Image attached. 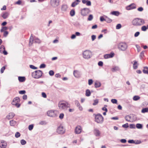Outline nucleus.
<instances>
[{"mask_svg": "<svg viewBox=\"0 0 148 148\" xmlns=\"http://www.w3.org/2000/svg\"><path fill=\"white\" fill-rule=\"evenodd\" d=\"M133 25L136 26H140L145 23L144 20L142 18H136L134 19L132 22Z\"/></svg>", "mask_w": 148, "mask_h": 148, "instance_id": "nucleus-1", "label": "nucleus"}, {"mask_svg": "<svg viewBox=\"0 0 148 148\" xmlns=\"http://www.w3.org/2000/svg\"><path fill=\"white\" fill-rule=\"evenodd\" d=\"M95 115V121L97 123L101 124L103 121V118L102 116L100 114L98 113L97 114H94Z\"/></svg>", "mask_w": 148, "mask_h": 148, "instance_id": "nucleus-2", "label": "nucleus"}, {"mask_svg": "<svg viewBox=\"0 0 148 148\" xmlns=\"http://www.w3.org/2000/svg\"><path fill=\"white\" fill-rule=\"evenodd\" d=\"M43 73L42 71L40 70L35 71L32 73V77L35 79H39L42 76Z\"/></svg>", "mask_w": 148, "mask_h": 148, "instance_id": "nucleus-3", "label": "nucleus"}, {"mask_svg": "<svg viewBox=\"0 0 148 148\" xmlns=\"http://www.w3.org/2000/svg\"><path fill=\"white\" fill-rule=\"evenodd\" d=\"M20 101V99L19 97H16L14 98L12 102V104L13 105L15 106L16 107L19 108L21 106V104L19 103Z\"/></svg>", "mask_w": 148, "mask_h": 148, "instance_id": "nucleus-4", "label": "nucleus"}, {"mask_svg": "<svg viewBox=\"0 0 148 148\" xmlns=\"http://www.w3.org/2000/svg\"><path fill=\"white\" fill-rule=\"evenodd\" d=\"M83 58L85 59L90 58L92 56L91 52L89 50H86L83 52Z\"/></svg>", "mask_w": 148, "mask_h": 148, "instance_id": "nucleus-5", "label": "nucleus"}, {"mask_svg": "<svg viewBox=\"0 0 148 148\" xmlns=\"http://www.w3.org/2000/svg\"><path fill=\"white\" fill-rule=\"evenodd\" d=\"M127 45L125 42L120 43L118 46V48L121 51H125L127 48Z\"/></svg>", "mask_w": 148, "mask_h": 148, "instance_id": "nucleus-6", "label": "nucleus"}, {"mask_svg": "<svg viewBox=\"0 0 148 148\" xmlns=\"http://www.w3.org/2000/svg\"><path fill=\"white\" fill-rule=\"evenodd\" d=\"M65 130L64 129L63 126L61 125L58 126L56 130V132L60 134H63L65 133Z\"/></svg>", "mask_w": 148, "mask_h": 148, "instance_id": "nucleus-7", "label": "nucleus"}, {"mask_svg": "<svg viewBox=\"0 0 148 148\" xmlns=\"http://www.w3.org/2000/svg\"><path fill=\"white\" fill-rule=\"evenodd\" d=\"M81 11V14L83 16H86L90 12L89 9L86 8L82 9Z\"/></svg>", "mask_w": 148, "mask_h": 148, "instance_id": "nucleus-8", "label": "nucleus"}, {"mask_svg": "<svg viewBox=\"0 0 148 148\" xmlns=\"http://www.w3.org/2000/svg\"><path fill=\"white\" fill-rule=\"evenodd\" d=\"M59 0H51V5L53 7L55 8L59 5Z\"/></svg>", "mask_w": 148, "mask_h": 148, "instance_id": "nucleus-9", "label": "nucleus"}, {"mask_svg": "<svg viewBox=\"0 0 148 148\" xmlns=\"http://www.w3.org/2000/svg\"><path fill=\"white\" fill-rule=\"evenodd\" d=\"M136 5L134 3H132L126 7V9L127 10H129L136 8Z\"/></svg>", "mask_w": 148, "mask_h": 148, "instance_id": "nucleus-10", "label": "nucleus"}, {"mask_svg": "<svg viewBox=\"0 0 148 148\" xmlns=\"http://www.w3.org/2000/svg\"><path fill=\"white\" fill-rule=\"evenodd\" d=\"M47 114L48 116L50 117H55L57 116V115L55 113L54 111L53 110L47 111Z\"/></svg>", "mask_w": 148, "mask_h": 148, "instance_id": "nucleus-11", "label": "nucleus"}, {"mask_svg": "<svg viewBox=\"0 0 148 148\" xmlns=\"http://www.w3.org/2000/svg\"><path fill=\"white\" fill-rule=\"evenodd\" d=\"M67 104L60 102L58 104V107L60 109H63L67 107Z\"/></svg>", "mask_w": 148, "mask_h": 148, "instance_id": "nucleus-12", "label": "nucleus"}, {"mask_svg": "<svg viewBox=\"0 0 148 148\" xmlns=\"http://www.w3.org/2000/svg\"><path fill=\"white\" fill-rule=\"evenodd\" d=\"M0 52L2 53L4 55H7L8 54L7 51L5 50L4 46L3 45H1L0 47Z\"/></svg>", "mask_w": 148, "mask_h": 148, "instance_id": "nucleus-13", "label": "nucleus"}, {"mask_svg": "<svg viewBox=\"0 0 148 148\" xmlns=\"http://www.w3.org/2000/svg\"><path fill=\"white\" fill-rule=\"evenodd\" d=\"M94 134L96 137H99L100 136L101 133L100 131L97 128L94 129L93 130Z\"/></svg>", "mask_w": 148, "mask_h": 148, "instance_id": "nucleus-14", "label": "nucleus"}, {"mask_svg": "<svg viewBox=\"0 0 148 148\" xmlns=\"http://www.w3.org/2000/svg\"><path fill=\"white\" fill-rule=\"evenodd\" d=\"M7 144L6 142L4 140L0 141V147L1 148H5L7 146Z\"/></svg>", "mask_w": 148, "mask_h": 148, "instance_id": "nucleus-15", "label": "nucleus"}, {"mask_svg": "<svg viewBox=\"0 0 148 148\" xmlns=\"http://www.w3.org/2000/svg\"><path fill=\"white\" fill-rule=\"evenodd\" d=\"M81 127L80 126H78L76 127L75 132L76 134H79L81 133Z\"/></svg>", "mask_w": 148, "mask_h": 148, "instance_id": "nucleus-16", "label": "nucleus"}, {"mask_svg": "<svg viewBox=\"0 0 148 148\" xmlns=\"http://www.w3.org/2000/svg\"><path fill=\"white\" fill-rule=\"evenodd\" d=\"M68 7L66 4H63L61 7V10L63 13L66 11Z\"/></svg>", "mask_w": 148, "mask_h": 148, "instance_id": "nucleus-17", "label": "nucleus"}, {"mask_svg": "<svg viewBox=\"0 0 148 148\" xmlns=\"http://www.w3.org/2000/svg\"><path fill=\"white\" fill-rule=\"evenodd\" d=\"M15 114L13 112H10L9 113L8 115L6 116L7 118L10 120L12 119L15 116Z\"/></svg>", "mask_w": 148, "mask_h": 148, "instance_id": "nucleus-18", "label": "nucleus"}, {"mask_svg": "<svg viewBox=\"0 0 148 148\" xmlns=\"http://www.w3.org/2000/svg\"><path fill=\"white\" fill-rule=\"evenodd\" d=\"M73 75L75 77L77 78L79 77L80 76L79 72L77 70H75L74 71Z\"/></svg>", "mask_w": 148, "mask_h": 148, "instance_id": "nucleus-19", "label": "nucleus"}, {"mask_svg": "<svg viewBox=\"0 0 148 148\" xmlns=\"http://www.w3.org/2000/svg\"><path fill=\"white\" fill-rule=\"evenodd\" d=\"M80 0H76L74 2L72 3L71 5V6L72 7H74L77 5L79 4V3L80 2Z\"/></svg>", "mask_w": 148, "mask_h": 148, "instance_id": "nucleus-20", "label": "nucleus"}, {"mask_svg": "<svg viewBox=\"0 0 148 148\" xmlns=\"http://www.w3.org/2000/svg\"><path fill=\"white\" fill-rule=\"evenodd\" d=\"M9 14L8 12H5L2 14L1 16L4 19L7 18L9 16Z\"/></svg>", "mask_w": 148, "mask_h": 148, "instance_id": "nucleus-21", "label": "nucleus"}, {"mask_svg": "<svg viewBox=\"0 0 148 148\" xmlns=\"http://www.w3.org/2000/svg\"><path fill=\"white\" fill-rule=\"evenodd\" d=\"M120 13L118 11H113L110 12V14L115 16H118L120 14Z\"/></svg>", "mask_w": 148, "mask_h": 148, "instance_id": "nucleus-22", "label": "nucleus"}, {"mask_svg": "<svg viewBox=\"0 0 148 148\" xmlns=\"http://www.w3.org/2000/svg\"><path fill=\"white\" fill-rule=\"evenodd\" d=\"M18 79L19 82H23L25 80V77L19 76L18 77Z\"/></svg>", "mask_w": 148, "mask_h": 148, "instance_id": "nucleus-23", "label": "nucleus"}, {"mask_svg": "<svg viewBox=\"0 0 148 148\" xmlns=\"http://www.w3.org/2000/svg\"><path fill=\"white\" fill-rule=\"evenodd\" d=\"M144 69L143 70V72L144 74H148V67L145 66L143 67Z\"/></svg>", "mask_w": 148, "mask_h": 148, "instance_id": "nucleus-24", "label": "nucleus"}, {"mask_svg": "<svg viewBox=\"0 0 148 148\" xmlns=\"http://www.w3.org/2000/svg\"><path fill=\"white\" fill-rule=\"evenodd\" d=\"M119 71H120V69L119 67L117 66H114L112 69V71L113 72Z\"/></svg>", "mask_w": 148, "mask_h": 148, "instance_id": "nucleus-25", "label": "nucleus"}, {"mask_svg": "<svg viewBox=\"0 0 148 148\" xmlns=\"http://www.w3.org/2000/svg\"><path fill=\"white\" fill-rule=\"evenodd\" d=\"M32 34H31V36L29 39V45H31L34 42V39L33 37L32 36Z\"/></svg>", "mask_w": 148, "mask_h": 148, "instance_id": "nucleus-26", "label": "nucleus"}, {"mask_svg": "<svg viewBox=\"0 0 148 148\" xmlns=\"http://www.w3.org/2000/svg\"><path fill=\"white\" fill-rule=\"evenodd\" d=\"M132 117L130 115H127L125 117V119L126 121L128 122H130V120Z\"/></svg>", "mask_w": 148, "mask_h": 148, "instance_id": "nucleus-27", "label": "nucleus"}, {"mask_svg": "<svg viewBox=\"0 0 148 148\" xmlns=\"http://www.w3.org/2000/svg\"><path fill=\"white\" fill-rule=\"evenodd\" d=\"M105 17H106L105 21L107 23H110L112 22V20L109 17H108L107 16H105Z\"/></svg>", "mask_w": 148, "mask_h": 148, "instance_id": "nucleus-28", "label": "nucleus"}, {"mask_svg": "<svg viewBox=\"0 0 148 148\" xmlns=\"http://www.w3.org/2000/svg\"><path fill=\"white\" fill-rule=\"evenodd\" d=\"M101 86V84L98 82H96L95 84V86L96 88L99 87Z\"/></svg>", "mask_w": 148, "mask_h": 148, "instance_id": "nucleus-29", "label": "nucleus"}, {"mask_svg": "<svg viewBox=\"0 0 148 148\" xmlns=\"http://www.w3.org/2000/svg\"><path fill=\"white\" fill-rule=\"evenodd\" d=\"M86 95L87 97H89L91 95V92L89 89H87L86 91Z\"/></svg>", "mask_w": 148, "mask_h": 148, "instance_id": "nucleus-30", "label": "nucleus"}, {"mask_svg": "<svg viewBox=\"0 0 148 148\" xmlns=\"http://www.w3.org/2000/svg\"><path fill=\"white\" fill-rule=\"evenodd\" d=\"M70 14L71 16H74L75 14V11L74 9L72 10L70 12Z\"/></svg>", "mask_w": 148, "mask_h": 148, "instance_id": "nucleus-31", "label": "nucleus"}, {"mask_svg": "<svg viewBox=\"0 0 148 148\" xmlns=\"http://www.w3.org/2000/svg\"><path fill=\"white\" fill-rule=\"evenodd\" d=\"M143 125L140 123H137L136 125V127L139 129H141L143 128Z\"/></svg>", "mask_w": 148, "mask_h": 148, "instance_id": "nucleus-32", "label": "nucleus"}, {"mask_svg": "<svg viewBox=\"0 0 148 148\" xmlns=\"http://www.w3.org/2000/svg\"><path fill=\"white\" fill-rule=\"evenodd\" d=\"M141 112L142 113H145L148 112V108H145L142 109L141 110Z\"/></svg>", "mask_w": 148, "mask_h": 148, "instance_id": "nucleus-33", "label": "nucleus"}, {"mask_svg": "<svg viewBox=\"0 0 148 148\" xmlns=\"http://www.w3.org/2000/svg\"><path fill=\"white\" fill-rule=\"evenodd\" d=\"M140 98V97L139 96L135 95L133 97V99L134 101H137Z\"/></svg>", "mask_w": 148, "mask_h": 148, "instance_id": "nucleus-34", "label": "nucleus"}, {"mask_svg": "<svg viewBox=\"0 0 148 148\" xmlns=\"http://www.w3.org/2000/svg\"><path fill=\"white\" fill-rule=\"evenodd\" d=\"M10 125L14 126L15 125L16 122L13 120H11L10 121Z\"/></svg>", "mask_w": 148, "mask_h": 148, "instance_id": "nucleus-35", "label": "nucleus"}, {"mask_svg": "<svg viewBox=\"0 0 148 148\" xmlns=\"http://www.w3.org/2000/svg\"><path fill=\"white\" fill-rule=\"evenodd\" d=\"M134 63L133 64V68L134 69H136L138 68L137 65H135L137 63V61L136 60H134Z\"/></svg>", "mask_w": 148, "mask_h": 148, "instance_id": "nucleus-36", "label": "nucleus"}, {"mask_svg": "<svg viewBox=\"0 0 148 148\" xmlns=\"http://www.w3.org/2000/svg\"><path fill=\"white\" fill-rule=\"evenodd\" d=\"M34 42L35 43H40L41 42V41L38 38H36L34 40Z\"/></svg>", "mask_w": 148, "mask_h": 148, "instance_id": "nucleus-37", "label": "nucleus"}, {"mask_svg": "<svg viewBox=\"0 0 148 148\" xmlns=\"http://www.w3.org/2000/svg\"><path fill=\"white\" fill-rule=\"evenodd\" d=\"M21 143L22 145H24L26 143V141L22 139L21 140Z\"/></svg>", "mask_w": 148, "mask_h": 148, "instance_id": "nucleus-38", "label": "nucleus"}, {"mask_svg": "<svg viewBox=\"0 0 148 148\" xmlns=\"http://www.w3.org/2000/svg\"><path fill=\"white\" fill-rule=\"evenodd\" d=\"M147 29V27L145 25L141 27L142 30L143 31H146Z\"/></svg>", "mask_w": 148, "mask_h": 148, "instance_id": "nucleus-39", "label": "nucleus"}, {"mask_svg": "<svg viewBox=\"0 0 148 148\" xmlns=\"http://www.w3.org/2000/svg\"><path fill=\"white\" fill-rule=\"evenodd\" d=\"M93 18V16L92 14H90L88 17V21H91Z\"/></svg>", "mask_w": 148, "mask_h": 148, "instance_id": "nucleus-40", "label": "nucleus"}, {"mask_svg": "<svg viewBox=\"0 0 148 148\" xmlns=\"http://www.w3.org/2000/svg\"><path fill=\"white\" fill-rule=\"evenodd\" d=\"M49 74L51 76H52L54 75V71L53 70H50L49 72Z\"/></svg>", "mask_w": 148, "mask_h": 148, "instance_id": "nucleus-41", "label": "nucleus"}, {"mask_svg": "<svg viewBox=\"0 0 148 148\" xmlns=\"http://www.w3.org/2000/svg\"><path fill=\"white\" fill-rule=\"evenodd\" d=\"M39 124L41 125H46L47 124V123L45 121H41L39 123Z\"/></svg>", "mask_w": 148, "mask_h": 148, "instance_id": "nucleus-42", "label": "nucleus"}, {"mask_svg": "<svg viewBox=\"0 0 148 148\" xmlns=\"http://www.w3.org/2000/svg\"><path fill=\"white\" fill-rule=\"evenodd\" d=\"M21 134L19 132H17L15 134V137L16 138H18L20 136Z\"/></svg>", "mask_w": 148, "mask_h": 148, "instance_id": "nucleus-43", "label": "nucleus"}, {"mask_svg": "<svg viewBox=\"0 0 148 148\" xmlns=\"http://www.w3.org/2000/svg\"><path fill=\"white\" fill-rule=\"evenodd\" d=\"M111 101L113 103L116 104L117 103V101L116 99H112L111 100Z\"/></svg>", "mask_w": 148, "mask_h": 148, "instance_id": "nucleus-44", "label": "nucleus"}, {"mask_svg": "<svg viewBox=\"0 0 148 148\" xmlns=\"http://www.w3.org/2000/svg\"><path fill=\"white\" fill-rule=\"evenodd\" d=\"M99 101L98 99H96L94 100V102L93 103V105L95 106L98 103Z\"/></svg>", "mask_w": 148, "mask_h": 148, "instance_id": "nucleus-45", "label": "nucleus"}, {"mask_svg": "<svg viewBox=\"0 0 148 148\" xmlns=\"http://www.w3.org/2000/svg\"><path fill=\"white\" fill-rule=\"evenodd\" d=\"M104 58L105 59H108L110 58L109 54H105L104 56Z\"/></svg>", "mask_w": 148, "mask_h": 148, "instance_id": "nucleus-46", "label": "nucleus"}, {"mask_svg": "<svg viewBox=\"0 0 148 148\" xmlns=\"http://www.w3.org/2000/svg\"><path fill=\"white\" fill-rule=\"evenodd\" d=\"M29 67L30 68L32 69H37V67H35L34 66L32 65H29Z\"/></svg>", "mask_w": 148, "mask_h": 148, "instance_id": "nucleus-47", "label": "nucleus"}, {"mask_svg": "<svg viewBox=\"0 0 148 148\" xmlns=\"http://www.w3.org/2000/svg\"><path fill=\"white\" fill-rule=\"evenodd\" d=\"M26 93V91L25 90H21L19 91V93L20 94H24Z\"/></svg>", "mask_w": 148, "mask_h": 148, "instance_id": "nucleus-48", "label": "nucleus"}, {"mask_svg": "<svg viewBox=\"0 0 148 148\" xmlns=\"http://www.w3.org/2000/svg\"><path fill=\"white\" fill-rule=\"evenodd\" d=\"M121 27V25L120 24H118L116 25V28L117 29H119Z\"/></svg>", "mask_w": 148, "mask_h": 148, "instance_id": "nucleus-49", "label": "nucleus"}, {"mask_svg": "<svg viewBox=\"0 0 148 148\" xmlns=\"http://www.w3.org/2000/svg\"><path fill=\"white\" fill-rule=\"evenodd\" d=\"M93 81L92 79H89L88 81V84L89 85H91L93 83Z\"/></svg>", "mask_w": 148, "mask_h": 148, "instance_id": "nucleus-50", "label": "nucleus"}, {"mask_svg": "<svg viewBox=\"0 0 148 148\" xmlns=\"http://www.w3.org/2000/svg\"><path fill=\"white\" fill-rule=\"evenodd\" d=\"M34 127V125H29L28 127V129L29 130H32Z\"/></svg>", "mask_w": 148, "mask_h": 148, "instance_id": "nucleus-51", "label": "nucleus"}, {"mask_svg": "<svg viewBox=\"0 0 148 148\" xmlns=\"http://www.w3.org/2000/svg\"><path fill=\"white\" fill-rule=\"evenodd\" d=\"M122 127L125 128H128L129 127L128 123H126L125 124L123 125H122Z\"/></svg>", "mask_w": 148, "mask_h": 148, "instance_id": "nucleus-52", "label": "nucleus"}, {"mask_svg": "<svg viewBox=\"0 0 148 148\" xmlns=\"http://www.w3.org/2000/svg\"><path fill=\"white\" fill-rule=\"evenodd\" d=\"M46 66V65L44 64H41L40 66V68H44Z\"/></svg>", "mask_w": 148, "mask_h": 148, "instance_id": "nucleus-53", "label": "nucleus"}, {"mask_svg": "<svg viewBox=\"0 0 148 148\" xmlns=\"http://www.w3.org/2000/svg\"><path fill=\"white\" fill-rule=\"evenodd\" d=\"M5 69V66H3L1 68V71H0L1 73H3V72Z\"/></svg>", "mask_w": 148, "mask_h": 148, "instance_id": "nucleus-54", "label": "nucleus"}, {"mask_svg": "<svg viewBox=\"0 0 148 148\" xmlns=\"http://www.w3.org/2000/svg\"><path fill=\"white\" fill-rule=\"evenodd\" d=\"M75 103L77 107L79 106L80 105L79 101L77 100H76L75 101Z\"/></svg>", "mask_w": 148, "mask_h": 148, "instance_id": "nucleus-55", "label": "nucleus"}, {"mask_svg": "<svg viewBox=\"0 0 148 148\" xmlns=\"http://www.w3.org/2000/svg\"><path fill=\"white\" fill-rule=\"evenodd\" d=\"M64 116V114L62 113H61L59 115V118L60 119H62L63 118Z\"/></svg>", "mask_w": 148, "mask_h": 148, "instance_id": "nucleus-56", "label": "nucleus"}, {"mask_svg": "<svg viewBox=\"0 0 148 148\" xmlns=\"http://www.w3.org/2000/svg\"><path fill=\"white\" fill-rule=\"evenodd\" d=\"M130 128H135V125L134 124H130Z\"/></svg>", "mask_w": 148, "mask_h": 148, "instance_id": "nucleus-57", "label": "nucleus"}, {"mask_svg": "<svg viewBox=\"0 0 148 148\" xmlns=\"http://www.w3.org/2000/svg\"><path fill=\"white\" fill-rule=\"evenodd\" d=\"M98 64L99 66H102L103 64V62L101 61H99L98 63Z\"/></svg>", "mask_w": 148, "mask_h": 148, "instance_id": "nucleus-58", "label": "nucleus"}, {"mask_svg": "<svg viewBox=\"0 0 148 148\" xmlns=\"http://www.w3.org/2000/svg\"><path fill=\"white\" fill-rule=\"evenodd\" d=\"M144 56V52L143 51H142L140 55V58H142Z\"/></svg>", "mask_w": 148, "mask_h": 148, "instance_id": "nucleus-59", "label": "nucleus"}, {"mask_svg": "<svg viewBox=\"0 0 148 148\" xmlns=\"http://www.w3.org/2000/svg\"><path fill=\"white\" fill-rule=\"evenodd\" d=\"M106 18V17H105ZM106 20V18H104L103 16H101L100 17V20L102 22L104 21H105Z\"/></svg>", "mask_w": 148, "mask_h": 148, "instance_id": "nucleus-60", "label": "nucleus"}, {"mask_svg": "<svg viewBox=\"0 0 148 148\" xmlns=\"http://www.w3.org/2000/svg\"><path fill=\"white\" fill-rule=\"evenodd\" d=\"M8 34V32L7 31H5L4 32L3 34V36L4 37H6Z\"/></svg>", "mask_w": 148, "mask_h": 148, "instance_id": "nucleus-61", "label": "nucleus"}, {"mask_svg": "<svg viewBox=\"0 0 148 148\" xmlns=\"http://www.w3.org/2000/svg\"><path fill=\"white\" fill-rule=\"evenodd\" d=\"M128 143H135V141L133 140H128Z\"/></svg>", "mask_w": 148, "mask_h": 148, "instance_id": "nucleus-62", "label": "nucleus"}, {"mask_svg": "<svg viewBox=\"0 0 148 148\" xmlns=\"http://www.w3.org/2000/svg\"><path fill=\"white\" fill-rule=\"evenodd\" d=\"M86 4L88 6H90L91 5V2L90 1L88 0Z\"/></svg>", "mask_w": 148, "mask_h": 148, "instance_id": "nucleus-63", "label": "nucleus"}, {"mask_svg": "<svg viewBox=\"0 0 148 148\" xmlns=\"http://www.w3.org/2000/svg\"><path fill=\"white\" fill-rule=\"evenodd\" d=\"M42 96L44 98H46L47 97V95L44 92H42Z\"/></svg>", "mask_w": 148, "mask_h": 148, "instance_id": "nucleus-64", "label": "nucleus"}]
</instances>
